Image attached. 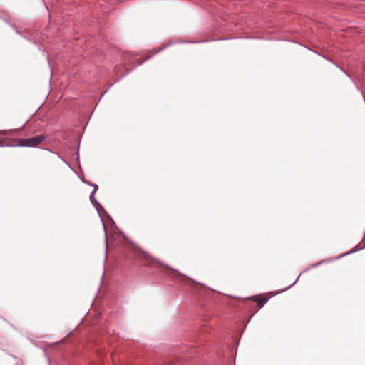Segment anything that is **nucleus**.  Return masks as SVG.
I'll return each mask as SVG.
<instances>
[{
    "label": "nucleus",
    "mask_w": 365,
    "mask_h": 365,
    "mask_svg": "<svg viewBox=\"0 0 365 365\" xmlns=\"http://www.w3.org/2000/svg\"><path fill=\"white\" fill-rule=\"evenodd\" d=\"M46 139V136L40 135L29 138L21 139L18 146L22 147H36L38 144Z\"/></svg>",
    "instance_id": "nucleus-1"
},
{
    "label": "nucleus",
    "mask_w": 365,
    "mask_h": 365,
    "mask_svg": "<svg viewBox=\"0 0 365 365\" xmlns=\"http://www.w3.org/2000/svg\"><path fill=\"white\" fill-rule=\"evenodd\" d=\"M83 182H85V181H83ZM87 184L93 187V190L90 195V201H91V204L93 205L94 206H100V203H98V202L95 198V194L98 190V185H94V184H91L89 182H87Z\"/></svg>",
    "instance_id": "nucleus-2"
},
{
    "label": "nucleus",
    "mask_w": 365,
    "mask_h": 365,
    "mask_svg": "<svg viewBox=\"0 0 365 365\" xmlns=\"http://www.w3.org/2000/svg\"><path fill=\"white\" fill-rule=\"evenodd\" d=\"M251 299L257 302V305L259 307V309L262 308L268 300L267 298H262L255 296H252Z\"/></svg>",
    "instance_id": "nucleus-3"
},
{
    "label": "nucleus",
    "mask_w": 365,
    "mask_h": 365,
    "mask_svg": "<svg viewBox=\"0 0 365 365\" xmlns=\"http://www.w3.org/2000/svg\"><path fill=\"white\" fill-rule=\"evenodd\" d=\"M98 213V215L101 218V220L102 222V224H103V230H104V232H105V238H106V242H107V235H106V228H105V225H104V222H103V220L101 217V210L103 211V212H106L105 210L103 209V207L100 205V206H95Z\"/></svg>",
    "instance_id": "nucleus-4"
},
{
    "label": "nucleus",
    "mask_w": 365,
    "mask_h": 365,
    "mask_svg": "<svg viewBox=\"0 0 365 365\" xmlns=\"http://www.w3.org/2000/svg\"><path fill=\"white\" fill-rule=\"evenodd\" d=\"M364 248H365V246H364V247H359V246H356V247H355L354 249H352L351 250H350V251L347 252L346 253H345V254H344V255H340V256L337 257L336 259H339V258L342 257L343 256H346V255H347L354 253V252H357V251H359V250H362V249H364Z\"/></svg>",
    "instance_id": "nucleus-5"
},
{
    "label": "nucleus",
    "mask_w": 365,
    "mask_h": 365,
    "mask_svg": "<svg viewBox=\"0 0 365 365\" xmlns=\"http://www.w3.org/2000/svg\"><path fill=\"white\" fill-rule=\"evenodd\" d=\"M138 255L140 257H143L146 259H148L150 258V255L147 252H145V251L141 250L139 251Z\"/></svg>",
    "instance_id": "nucleus-6"
},
{
    "label": "nucleus",
    "mask_w": 365,
    "mask_h": 365,
    "mask_svg": "<svg viewBox=\"0 0 365 365\" xmlns=\"http://www.w3.org/2000/svg\"><path fill=\"white\" fill-rule=\"evenodd\" d=\"M168 46V45H165L163 46V47H160L158 49L155 50L154 52H153V54H155L157 53H158L159 51H162L163 49H164L165 48H166Z\"/></svg>",
    "instance_id": "nucleus-7"
},
{
    "label": "nucleus",
    "mask_w": 365,
    "mask_h": 365,
    "mask_svg": "<svg viewBox=\"0 0 365 365\" xmlns=\"http://www.w3.org/2000/svg\"><path fill=\"white\" fill-rule=\"evenodd\" d=\"M299 277H300V275L297 278V279H296V280H295V281H294V282L291 285H289L288 287H287V288H285V289H282L280 292H282L286 291V290H287L288 289H289V288H290V287H291L294 284H295V283H296V282L298 280V279L299 278Z\"/></svg>",
    "instance_id": "nucleus-8"
},
{
    "label": "nucleus",
    "mask_w": 365,
    "mask_h": 365,
    "mask_svg": "<svg viewBox=\"0 0 365 365\" xmlns=\"http://www.w3.org/2000/svg\"><path fill=\"white\" fill-rule=\"evenodd\" d=\"M324 262V260H322V261H321V262H318L317 264H312V267H316L319 266V264H322Z\"/></svg>",
    "instance_id": "nucleus-9"
},
{
    "label": "nucleus",
    "mask_w": 365,
    "mask_h": 365,
    "mask_svg": "<svg viewBox=\"0 0 365 365\" xmlns=\"http://www.w3.org/2000/svg\"><path fill=\"white\" fill-rule=\"evenodd\" d=\"M187 43H196V41H186Z\"/></svg>",
    "instance_id": "nucleus-10"
},
{
    "label": "nucleus",
    "mask_w": 365,
    "mask_h": 365,
    "mask_svg": "<svg viewBox=\"0 0 365 365\" xmlns=\"http://www.w3.org/2000/svg\"><path fill=\"white\" fill-rule=\"evenodd\" d=\"M173 271L174 272L178 273V271H176V270H175V269H173Z\"/></svg>",
    "instance_id": "nucleus-11"
},
{
    "label": "nucleus",
    "mask_w": 365,
    "mask_h": 365,
    "mask_svg": "<svg viewBox=\"0 0 365 365\" xmlns=\"http://www.w3.org/2000/svg\"><path fill=\"white\" fill-rule=\"evenodd\" d=\"M105 254H106V255L107 254V249H106V252H105Z\"/></svg>",
    "instance_id": "nucleus-12"
},
{
    "label": "nucleus",
    "mask_w": 365,
    "mask_h": 365,
    "mask_svg": "<svg viewBox=\"0 0 365 365\" xmlns=\"http://www.w3.org/2000/svg\"><path fill=\"white\" fill-rule=\"evenodd\" d=\"M1 145V144L0 143V146Z\"/></svg>",
    "instance_id": "nucleus-13"
}]
</instances>
